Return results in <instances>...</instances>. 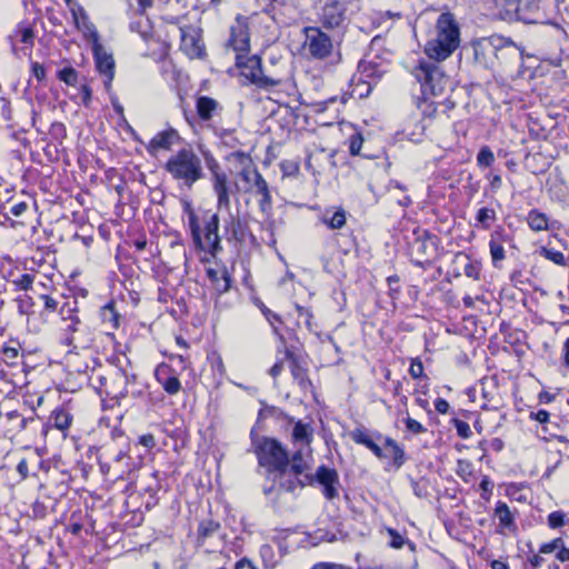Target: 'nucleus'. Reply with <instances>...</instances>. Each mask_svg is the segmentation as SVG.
<instances>
[{
    "instance_id": "nucleus-43",
    "label": "nucleus",
    "mask_w": 569,
    "mask_h": 569,
    "mask_svg": "<svg viewBox=\"0 0 569 569\" xmlns=\"http://www.w3.org/2000/svg\"><path fill=\"white\" fill-rule=\"evenodd\" d=\"M254 303L261 309L266 319L270 322L271 326H273L274 331L277 332L278 330L274 323H281L280 317L277 313L272 312L270 309H268L258 298H254Z\"/></svg>"
},
{
    "instance_id": "nucleus-49",
    "label": "nucleus",
    "mask_w": 569,
    "mask_h": 569,
    "mask_svg": "<svg viewBox=\"0 0 569 569\" xmlns=\"http://www.w3.org/2000/svg\"><path fill=\"white\" fill-rule=\"evenodd\" d=\"M391 453L395 468H401L406 462V453L403 449L400 446H397L396 448L391 449Z\"/></svg>"
},
{
    "instance_id": "nucleus-44",
    "label": "nucleus",
    "mask_w": 569,
    "mask_h": 569,
    "mask_svg": "<svg viewBox=\"0 0 569 569\" xmlns=\"http://www.w3.org/2000/svg\"><path fill=\"white\" fill-rule=\"evenodd\" d=\"M162 388L169 395H177L181 389V382L176 376H171L162 382Z\"/></svg>"
},
{
    "instance_id": "nucleus-34",
    "label": "nucleus",
    "mask_w": 569,
    "mask_h": 569,
    "mask_svg": "<svg viewBox=\"0 0 569 569\" xmlns=\"http://www.w3.org/2000/svg\"><path fill=\"white\" fill-rule=\"evenodd\" d=\"M500 238L501 236L499 234H492L489 242L490 256L496 267L506 258V252Z\"/></svg>"
},
{
    "instance_id": "nucleus-36",
    "label": "nucleus",
    "mask_w": 569,
    "mask_h": 569,
    "mask_svg": "<svg viewBox=\"0 0 569 569\" xmlns=\"http://www.w3.org/2000/svg\"><path fill=\"white\" fill-rule=\"evenodd\" d=\"M259 171L256 167L248 166L242 168L240 172V179L246 183L244 191L250 192L253 191V182L258 176Z\"/></svg>"
},
{
    "instance_id": "nucleus-40",
    "label": "nucleus",
    "mask_w": 569,
    "mask_h": 569,
    "mask_svg": "<svg viewBox=\"0 0 569 569\" xmlns=\"http://www.w3.org/2000/svg\"><path fill=\"white\" fill-rule=\"evenodd\" d=\"M496 219V212L493 209L481 208L477 213V221L481 223L483 229H489L490 223Z\"/></svg>"
},
{
    "instance_id": "nucleus-8",
    "label": "nucleus",
    "mask_w": 569,
    "mask_h": 569,
    "mask_svg": "<svg viewBox=\"0 0 569 569\" xmlns=\"http://www.w3.org/2000/svg\"><path fill=\"white\" fill-rule=\"evenodd\" d=\"M236 64L241 69L242 76L259 88L269 89L280 83L279 80L263 74L261 60L258 56L236 54Z\"/></svg>"
},
{
    "instance_id": "nucleus-37",
    "label": "nucleus",
    "mask_w": 569,
    "mask_h": 569,
    "mask_svg": "<svg viewBox=\"0 0 569 569\" xmlns=\"http://www.w3.org/2000/svg\"><path fill=\"white\" fill-rule=\"evenodd\" d=\"M114 462L122 463L123 468L121 470V477L123 475L130 473L132 470L133 461L132 458L128 456V450L126 448L119 449V451L113 457Z\"/></svg>"
},
{
    "instance_id": "nucleus-56",
    "label": "nucleus",
    "mask_w": 569,
    "mask_h": 569,
    "mask_svg": "<svg viewBox=\"0 0 569 569\" xmlns=\"http://www.w3.org/2000/svg\"><path fill=\"white\" fill-rule=\"evenodd\" d=\"M549 417H550L549 412L545 409H540L537 412H530V418L540 423L548 422Z\"/></svg>"
},
{
    "instance_id": "nucleus-53",
    "label": "nucleus",
    "mask_w": 569,
    "mask_h": 569,
    "mask_svg": "<svg viewBox=\"0 0 569 569\" xmlns=\"http://www.w3.org/2000/svg\"><path fill=\"white\" fill-rule=\"evenodd\" d=\"M284 361H288L286 358H284V353L282 355V357H278L276 363L270 368V376L272 378H277L283 370V362Z\"/></svg>"
},
{
    "instance_id": "nucleus-11",
    "label": "nucleus",
    "mask_w": 569,
    "mask_h": 569,
    "mask_svg": "<svg viewBox=\"0 0 569 569\" xmlns=\"http://www.w3.org/2000/svg\"><path fill=\"white\" fill-rule=\"evenodd\" d=\"M347 9L340 0H327L318 13V20L327 30L340 29L347 20Z\"/></svg>"
},
{
    "instance_id": "nucleus-13",
    "label": "nucleus",
    "mask_w": 569,
    "mask_h": 569,
    "mask_svg": "<svg viewBox=\"0 0 569 569\" xmlns=\"http://www.w3.org/2000/svg\"><path fill=\"white\" fill-rule=\"evenodd\" d=\"M305 477L309 483L316 480L321 485L327 499L332 500L338 497L339 476L335 469L322 465L317 468L315 476L306 475Z\"/></svg>"
},
{
    "instance_id": "nucleus-28",
    "label": "nucleus",
    "mask_w": 569,
    "mask_h": 569,
    "mask_svg": "<svg viewBox=\"0 0 569 569\" xmlns=\"http://www.w3.org/2000/svg\"><path fill=\"white\" fill-rule=\"evenodd\" d=\"M223 230L228 240H241L243 238V227L239 216L229 212L223 220Z\"/></svg>"
},
{
    "instance_id": "nucleus-16",
    "label": "nucleus",
    "mask_w": 569,
    "mask_h": 569,
    "mask_svg": "<svg viewBox=\"0 0 569 569\" xmlns=\"http://www.w3.org/2000/svg\"><path fill=\"white\" fill-rule=\"evenodd\" d=\"M181 50L191 59L201 58L204 52L200 33L193 27L180 28Z\"/></svg>"
},
{
    "instance_id": "nucleus-45",
    "label": "nucleus",
    "mask_w": 569,
    "mask_h": 569,
    "mask_svg": "<svg viewBox=\"0 0 569 569\" xmlns=\"http://www.w3.org/2000/svg\"><path fill=\"white\" fill-rule=\"evenodd\" d=\"M541 254H542L546 259H548V260H550V261H552V262H555V263H557V264H559V266L565 264V256H563V253H562V252H560V251H558V250H555V249H548V248H542V249H541Z\"/></svg>"
},
{
    "instance_id": "nucleus-2",
    "label": "nucleus",
    "mask_w": 569,
    "mask_h": 569,
    "mask_svg": "<svg viewBox=\"0 0 569 569\" xmlns=\"http://www.w3.org/2000/svg\"><path fill=\"white\" fill-rule=\"evenodd\" d=\"M183 211L188 217V226L191 232L194 247L200 250L216 256L222 250L220 243L219 217L217 213L207 214L201 227L198 216L192 208L191 202L183 201Z\"/></svg>"
},
{
    "instance_id": "nucleus-33",
    "label": "nucleus",
    "mask_w": 569,
    "mask_h": 569,
    "mask_svg": "<svg viewBox=\"0 0 569 569\" xmlns=\"http://www.w3.org/2000/svg\"><path fill=\"white\" fill-rule=\"evenodd\" d=\"M100 317L102 322L106 325L108 329H117L119 326L118 319L119 315L114 310L113 302H108L100 309Z\"/></svg>"
},
{
    "instance_id": "nucleus-35",
    "label": "nucleus",
    "mask_w": 569,
    "mask_h": 569,
    "mask_svg": "<svg viewBox=\"0 0 569 569\" xmlns=\"http://www.w3.org/2000/svg\"><path fill=\"white\" fill-rule=\"evenodd\" d=\"M50 419L53 421V426L57 429L64 431L70 427L71 421H72V416L67 410L59 409V410H56L52 412Z\"/></svg>"
},
{
    "instance_id": "nucleus-7",
    "label": "nucleus",
    "mask_w": 569,
    "mask_h": 569,
    "mask_svg": "<svg viewBox=\"0 0 569 569\" xmlns=\"http://www.w3.org/2000/svg\"><path fill=\"white\" fill-rule=\"evenodd\" d=\"M302 32L305 34L303 49L310 57L325 60L331 56L332 39L320 27H305Z\"/></svg>"
},
{
    "instance_id": "nucleus-9",
    "label": "nucleus",
    "mask_w": 569,
    "mask_h": 569,
    "mask_svg": "<svg viewBox=\"0 0 569 569\" xmlns=\"http://www.w3.org/2000/svg\"><path fill=\"white\" fill-rule=\"evenodd\" d=\"M203 158L211 173L212 188L217 196L218 209L230 210V190L228 177L221 170L219 162L210 152H203Z\"/></svg>"
},
{
    "instance_id": "nucleus-38",
    "label": "nucleus",
    "mask_w": 569,
    "mask_h": 569,
    "mask_svg": "<svg viewBox=\"0 0 569 569\" xmlns=\"http://www.w3.org/2000/svg\"><path fill=\"white\" fill-rule=\"evenodd\" d=\"M495 154L488 146H483L477 154V164L480 168H487L495 162Z\"/></svg>"
},
{
    "instance_id": "nucleus-47",
    "label": "nucleus",
    "mask_w": 569,
    "mask_h": 569,
    "mask_svg": "<svg viewBox=\"0 0 569 569\" xmlns=\"http://www.w3.org/2000/svg\"><path fill=\"white\" fill-rule=\"evenodd\" d=\"M452 423L456 427L457 433L460 438L468 439L471 437L472 432L468 422L460 419H453Z\"/></svg>"
},
{
    "instance_id": "nucleus-54",
    "label": "nucleus",
    "mask_w": 569,
    "mask_h": 569,
    "mask_svg": "<svg viewBox=\"0 0 569 569\" xmlns=\"http://www.w3.org/2000/svg\"><path fill=\"white\" fill-rule=\"evenodd\" d=\"M409 372L413 379H418L423 375V365L419 360L412 361L409 368Z\"/></svg>"
},
{
    "instance_id": "nucleus-32",
    "label": "nucleus",
    "mask_w": 569,
    "mask_h": 569,
    "mask_svg": "<svg viewBox=\"0 0 569 569\" xmlns=\"http://www.w3.org/2000/svg\"><path fill=\"white\" fill-rule=\"evenodd\" d=\"M527 222L533 231H545L549 228L548 217L536 209L529 211Z\"/></svg>"
},
{
    "instance_id": "nucleus-26",
    "label": "nucleus",
    "mask_w": 569,
    "mask_h": 569,
    "mask_svg": "<svg viewBox=\"0 0 569 569\" xmlns=\"http://www.w3.org/2000/svg\"><path fill=\"white\" fill-rule=\"evenodd\" d=\"M196 107L197 113L202 121L211 120L221 110L219 102L207 96L199 97Z\"/></svg>"
},
{
    "instance_id": "nucleus-52",
    "label": "nucleus",
    "mask_w": 569,
    "mask_h": 569,
    "mask_svg": "<svg viewBox=\"0 0 569 569\" xmlns=\"http://www.w3.org/2000/svg\"><path fill=\"white\" fill-rule=\"evenodd\" d=\"M363 139L360 134H353L350 137L349 150L350 153L357 156L360 153L362 148Z\"/></svg>"
},
{
    "instance_id": "nucleus-58",
    "label": "nucleus",
    "mask_w": 569,
    "mask_h": 569,
    "mask_svg": "<svg viewBox=\"0 0 569 569\" xmlns=\"http://www.w3.org/2000/svg\"><path fill=\"white\" fill-rule=\"evenodd\" d=\"M33 76L39 80L42 81L46 78V69L43 64L39 62H33L31 66Z\"/></svg>"
},
{
    "instance_id": "nucleus-14",
    "label": "nucleus",
    "mask_w": 569,
    "mask_h": 569,
    "mask_svg": "<svg viewBox=\"0 0 569 569\" xmlns=\"http://www.w3.org/2000/svg\"><path fill=\"white\" fill-rule=\"evenodd\" d=\"M92 52L97 71L103 77L104 87L109 90L114 78V59L101 43L92 46Z\"/></svg>"
},
{
    "instance_id": "nucleus-3",
    "label": "nucleus",
    "mask_w": 569,
    "mask_h": 569,
    "mask_svg": "<svg viewBox=\"0 0 569 569\" xmlns=\"http://www.w3.org/2000/svg\"><path fill=\"white\" fill-rule=\"evenodd\" d=\"M164 170L173 180L187 188H192L204 177L202 159L190 146L172 153L164 164Z\"/></svg>"
},
{
    "instance_id": "nucleus-10",
    "label": "nucleus",
    "mask_w": 569,
    "mask_h": 569,
    "mask_svg": "<svg viewBox=\"0 0 569 569\" xmlns=\"http://www.w3.org/2000/svg\"><path fill=\"white\" fill-rule=\"evenodd\" d=\"M388 63L378 56H366L358 64L359 80L367 84L366 94L387 71Z\"/></svg>"
},
{
    "instance_id": "nucleus-5",
    "label": "nucleus",
    "mask_w": 569,
    "mask_h": 569,
    "mask_svg": "<svg viewBox=\"0 0 569 569\" xmlns=\"http://www.w3.org/2000/svg\"><path fill=\"white\" fill-rule=\"evenodd\" d=\"M61 343L69 347L68 352L78 353L91 347L93 336L88 325L83 323L78 315H71L62 318Z\"/></svg>"
},
{
    "instance_id": "nucleus-4",
    "label": "nucleus",
    "mask_w": 569,
    "mask_h": 569,
    "mask_svg": "<svg viewBox=\"0 0 569 569\" xmlns=\"http://www.w3.org/2000/svg\"><path fill=\"white\" fill-rule=\"evenodd\" d=\"M250 436L258 463L267 469L269 477L274 472L283 475L288 471L289 452L279 440L256 436L253 431Z\"/></svg>"
},
{
    "instance_id": "nucleus-22",
    "label": "nucleus",
    "mask_w": 569,
    "mask_h": 569,
    "mask_svg": "<svg viewBox=\"0 0 569 569\" xmlns=\"http://www.w3.org/2000/svg\"><path fill=\"white\" fill-rule=\"evenodd\" d=\"M271 476L273 483L278 482L279 490L281 491L293 492L296 489L303 488L306 486V482L299 478L300 476H293L292 473H289V471H286L283 475H280V472H274ZM274 490V485L263 488L266 496H270Z\"/></svg>"
},
{
    "instance_id": "nucleus-29",
    "label": "nucleus",
    "mask_w": 569,
    "mask_h": 569,
    "mask_svg": "<svg viewBox=\"0 0 569 569\" xmlns=\"http://www.w3.org/2000/svg\"><path fill=\"white\" fill-rule=\"evenodd\" d=\"M221 529V525L218 521L206 519L202 520L197 530L198 542L204 543V541L209 538H212L217 535Z\"/></svg>"
},
{
    "instance_id": "nucleus-41",
    "label": "nucleus",
    "mask_w": 569,
    "mask_h": 569,
    "mask_svg": "<svg viewBox=\"0 0 569 569\" xmlns=\"http://www.w3.org/2000/svg\"><path fill=\"white\" fill-rule=\"evenodd\" d=\"M58 78L68 86H76L78 82V72L72 67H67L58 72Z\"/></svg>"
},
{
    "instance_id": "nucleus-24",
    "label": "nucleus",
    "mask_w": 569,
    "mask_h": 569,
    "mask_svg": "<svg viewBox=\"0 0 569 569\" xmlns=\"http://www.w3.org/2000/svg\"><path fill=\"white\" fill-rule=\"evenodd\" d=\"M284 358L289 361V368L293 380L298 383L301 390H308L312 387L308 378L307 369L302 366L300 359L289 349H284Z\"/></svg>"
},
{
    "instance_id": "nucleus-48",
    "label": "nucleus",
    "mask_w": 569,
    "mask_h": 569,
    "mask_svg": "<svg viewBox=\"0 0 569 569\" xmlns=\"http://www.w3.org/2000/svg\"><path fill=\"white\" fill-rule=\"evenodd\" d=\"M3 361L9 365H16V360L19 357V350L14 347H3L2 349Z\"/></svg>"
},
{
    "instance_id": "nucleus-39",
    "label": "nucleus",
    "mask_w": 569,
    "mask_h": 569,
    "mask_svg": "<svg viewBox=\"0 0 569 569\" xmlns=\"http://www.w3.org/2000/svg\"><path fill=\"white\" fill-rule=\"evenodd\" d=\"M456 473L465 482L469 481V478L473 473V465L466 459H459L457 461Z\"/></svg>"
},
{
    "instance_id": "nucleus-50",
    "label": "nucleus",
    "mask_w": 569,
    "mask_h": 569,
    "mask_svg": "<svg viewBox=\"0 0 569 569\" xmlns=\"http://www.w3.org/2000/svg\"><path fill=\"white\" fill-rule=\"evenodd\" d=\"M405 423L407 429L413 435H420L427 431V429L413 418L407 417Z\"/></svg>"
},
{
    "instance_id": "nucleus-31",
    "label": "nucleus",
    "mask_w": 569,
    "mask_h": 569,
    "mask_svg": "<svg viewBox=\"0 0 569 569\" xmlns=\"http://www.w3.org/2000/svg\"><path fill=\"white\" fill-rule=\"evenodd\" d=\"M321 221L330 229H341L347 221L346 211L341 208L337 209L330 214V211H326L321 217Z\"/></svg>"
},
{
    "instance_id": "nucleus-42",
    "label": "nucleus",
    "mask_w": 569,
    "mask_h": 569,
    "mask_svg": "<svg viewBox=\"0 0 569 569\" xmlns=\"http://www.w3.org/2000/svg\"><path fill=\"white\" fill-rule=\"evenodd\" d=\"M547 523L551 529H557L566 523V513L561 510L552 511L547 518Z\"/></svg>"
},
{
    "instance_id": "nucleus-23",
    "label": "nucleus",
    "mask_w": 569,
    "mask_h": 569,
    "mask_svg": "<svg viewBox=\"0 0 569 569\" xmlns=\"http://www.w3.org/2000/svg\"><path fill=\"white\" fill-rule=\"evenodd\" d=\"M313 440V428L310 423L302 420L295 422L291 432V442L296 448H307V453H311V443Z\"/></svg>"
},
{
    "instance_id": "nucleus-6",
    "label": "nucleus",
    "mask_w": 569,
    "mask_h": 569,
    "mask_svg": "<svg viewBox=\"0 0 569 569\" xmlns=\"http://www.w3.org/2000/svg\"><path fill=\"white\" fill-rule=\"evenodd\" d=\"M412 73L421 83L425 94L439 96L443 93L449 84V78L435 62L421 60Z\"/></svg>"
},
{
    "instance_id": "nucleus-30",
    "label": "nucleus",
    "mask_w": 569,
    "mask_h": 569,
    "mask_svg": "<svg viewBox=\"0 0 569 569\" xmlns=\"http://www.w3.org/2000/svg\"><path fill=\"white\" fill-rule=\"evenodd\" d=\"M495 516L499 519V525L506 529L516 528L513 516L508 505L503 501H498L495 508Z\"/></svg>"
},
{
    "instance_id": "nucleus-27",
    "label": "nucleus",
    "mask_w": 569,
    "mask_h": 569,
    "mask_svg": "<svg viewBox=\"0 0 569 569\" xmlns=\"http://www.w3.org/2000/svg\"><path fill=\"white\" fill-rule=\"evenodd\" d=\"M253 191L258 196L261 197L259 200V207H260L261 211L268 212L269 210H271L272 200H271L269 187H268L267 181L263 179V177L261 176L260 172L258 173V176L253 182Z\"/></svg>"
},
{
    "instance_id": "nucleus-62",
    "label": "nucleus",
    "mask_w": 569,
    "mask_h": 569,
    "mask_svg": "<svg viewBox=\"0 0 569 569\" xmlns=\"http://www.w3.org/2000/svg\"><path fill=\"white\" fill-rule=\"evenodd\" d=\"M27 209H28V206L26 202H19V203L13 204L10 208V213L13 214L14 217H20L21 214H23L26 212Z\"/></svg>"
},
{
    "instance_id": "nucleus-21",
    "label": "nucleus",
    "mask_w": 569,
    "mask_h": 569,
    "mask_svg": "<svg viewBox=\"0 0 569 569\" xmlns=\"http://www.w3.org/2000/svg\"><path fill=\"white\" fill-rule=\"evenodd\" d=\"M350 437L356 443L371 450L377 458L382 459L386 457L380 446L376 442V440L379 441L383 438L381 433L375 432L371 435L366 428L359 427L350 432Z\"/></svg>"
},
{
    "instance_id": "nucleus-19",
    "label": "nucleus",
    "mask_w": 569,
    "mask_h": 569,
    "mask_svg": "<svg viewBox=\"0 0 569 569\" xmlns=\"http://www.w3.org/2000/svg\"><path fill=\"white\" fill-rule=\"evenodd\" d=\"M72 18L78 30H80L91 47L100 43L99 33L94 24L89 20V17L82 7L71 8Z\"/></svg>"
},
{
    "instance_id": "nucleus-15",
    "label": "nucleus",
    "mask_w": 569,
    "mask_h": 569,
    "mask_svg": "<svg viewBox=\"0 0 569 569\" xmlns=\"http://www.w3.org/2000/svg\"><path fill=\"white\" fill-rule=\"evenodd\" d=\"M227 48L231 49L236 54H248L250 38L248 26L243 20L237 19L236 23L231 26Z\"/></svg>"
},
{
    "instance_id": "nucleus-12",
    "label": "nucleus",
    "mask_w": 569,
    "mask_h": 569,
    "mask_svg": "<svg viewBox=\"0 0 569 569\" xmlns=\"http://www.w3.org/2000/svg\"><path fill=\"white\" fill-rule=\"evenodd\" d=\"M500 37L482 38L472 42L475 61L487 69L496 67L497 46Z\"/></svg>"
},
{
    "instance_id": "nucleus-64",
    "label": "nucleus",
    "mask_w": 569,
    "mask_h": 569,
    "mask_svg": "<svg viewBox=\"0 0 569 569\" xmlns=\"http://www.w3.org/2000/svg\"><path fill=\"white\" fill-rule=\"evenodd\" d=\"M17 471L22 479H27L29 476L28 462L26 459H21L17 466Z\"/></svg>"
},
{
    "instance_id": "nucleus-57",
    "label": "nucleus",
    "mask_w": 569,
    "mask_h": 569,
    "mask_svg": "<svg viewBox=\"0 0 569 569\" xmlns=\"http://www.w3.org/2000/svg\"><path fill=\"white\" fill-rule=\"evenodd\" d=\"M480 489L482 490L481 497L486 500L490 498L491 495V481L488 477H483L480 482Z\"/></svg>"
},
{
    "instance_id": "nucleus-60",
    "label": "nucleus",
    "mask_w": 569,
    "mask_h": 569,
    "mask_svg": "<svg viewBox=\"0 0 569 569\" xmlns=\"http://www.w3.org/2000/svg\"><path fill=\"white\" fill-rule=\"evenodd\" d=\"M449 402L446 399L437 398L435 401V409L441 413L445 415L449 411Z\"/></svg>"
},
{
    "instance_id": "nucleus-51",
    "label": "nucleus",
    "mask_w": 569,
    "mask_h": 569,
    "mask_svg": "<svg viewBox=\"0 0 569 569\" xmlns=\"http://www.w3.org/2000/svg\"><path fill=\"white\" fill-rule=\"evenodd\" d=\"M388 533L391 538L389 545L392 548L399 549L403 547L406 539L397 530L389 528Z\"/></svg>"
},
{
    "instance_id": "nucleus-63",
    "label": "nucleus",
    "mask_w": 569,
    "mask_h": 569,
    "mask_svg": "<svg viewBox=\"0 0 569 569\" xmlns=\"http://www.w3.org/2000/svg\"><path fill=\"white\" fill-rule=\"evenodd\" d=\"M139 443L147 448H153L156 446L154 437L151 433L143 435L139 438Z\"/></svg>"
},
{
    "instance_id": "nucleus-55",
    "label": "nucleus",
    "mask_w": 569,
    "mask_h": 569,
    "mask_svg": "<svg viewBox=\"0 0 569 569\" xmlns=\"http://www.w3.org/2000/svg\"><path fill=\"white\" fill-rule=\"evenodd\" d=\"M411 487H412L413 493L418 498H426L427 497V495H428L427 488L421 482L416 481V480H411Z\"/></svg>"
},
{
    "instance_id": "nucleus-20",
    "label": "nucleus",
    "mask_w": 569,
    "mask_h": 569,
    "mask_svg": "<svg viewBox=\"0 0 569 569\" xmlns=\"http://www.w3.org/2000/svg\"><path fill=\"white\" fill-rule=\"evenodd\" d=\"M523 59V50L510 39L500 37L499 46H497L496 62L506 66L521 62Z\"/></svg>"
},
{
    "instance_id": "nucleus-17",
    "label": "nucleus",
    "mask_w": 569,
    "mask_h": 569,
    "mask_svg": "<svg viewBox=\"0 0 569 569\" xmlns=\"http://www.w3.org/2000/svg\"><path fill=\"white\" fill-rule=\"evenodd\" d=\"M517 14L526 23H548L540 0H520Z\"/></svg>"
},
{
    "instance_id": "nucleus-1",
    "label": "nucleus",
    "mask_w": 569,
    "mask_h": 569,
    "mask_svg": "<svg viewBox=\"0 0 569 569\" xmlns=\"http://www.w3.org/2000/svg\"><path fill=\"white\" fill-rule=\"evenodd\" d=\"M460 44V30L450 12L441 13L437 20L435 33L425 44L428 58L439 62L449 58Z\"/></svg>"
},
{
    "instance_id": "nucleus-46",
    "label": "nucleus",
    "mask_w": 569,
    "mask_h": 569,
    "mask_svg": "<svg viewBox=\"0 0 569 569\" xmlns=\"http://www.w3.org/2000/svg\"><path fill=\"white\" fill-rule=\"evenodd\" d=\"M216 134L220 138L221 142L230 148H236L238 140L232 136L231 131L226 129H216Z\"/></svg>"
},
{
    "instance_id": "nucleus-18",
    "label": "nucleus",
    "mask_w": 569,
    "mask_h": 569,
    "mask_svg": "<svg viewBox=\"0 0 569 569\" xmlns=\"http://www.w3.org/2000/svg\"><path fill=\"white\" fill-rule=\"evenodd\" d=\"M179 140V132L173 128H169L156 133L146 146V149L151 156H157L159 151H169Z\"/></svg>"
},
{
    "instance_id": "nucleus-61",
    "label": "nucleus",
    "mask_w": 569,
    "mask_h": 569,
    "mask_svg": "<svg viewBox=\"0 0 569 569\" xmlns=\"http://www.w3.org/2000/svg\"><path fill=\"white\" fill-rule=\"evenodd\" d=\"M39 299L43 302L44 308L49 311H53L57 308V301L48 295H40Z\"/></svg>"
},
{
    "instance_id": "nucleus-25",
    "label": "nucleus",
    "mask_w": 569,
    "mask_h": 569,
    "mask_svg": "<svg viewBox=\"0 0 569 569\" xmlns=\"http://www.w3.org/2000/svg\"><path fill=\"white\" fill-rule=\"evenodd\" d=\"M311 453H307V448H296L292 456L289 457L288 471L293 476H302L310 469L309 459Z\"/></svg>"
},
{
    "instance_id": "nucleus-59",
    "label": "nucleus",
    "mask_w": 569,
    "mask_h": 569,
    "mask_svg": "<svg viewBox=\"0 0 569 569\" xmlns=\"http://www.w3.org/2000/svg\"><path fill=\"white\" fill-rule=\"evenodd\" d=\"M488 180H489V183H490V188L492 190H498L501 188V184H502V179H501V176L498 174V173H489L487 176Z\"/></svg>"
}]
</instances>
